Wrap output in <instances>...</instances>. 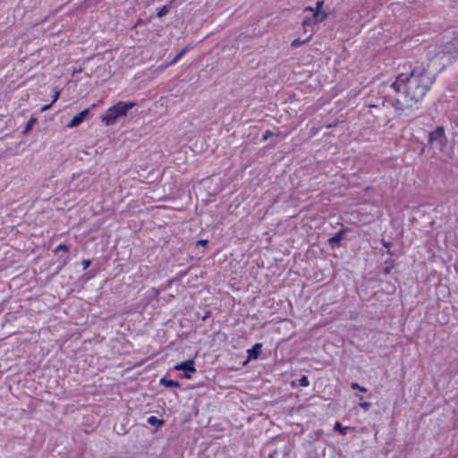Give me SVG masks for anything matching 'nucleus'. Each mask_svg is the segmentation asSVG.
Segmentation results:
<instances>
[{
  "label": "nucleus",
  "instance_id": "f257e3e1",
  "mask_svg": "<svg viewBox=\"0 0 458 458\" xmlns=\"http://www.w3.org/2000/svg\"><path fill=\"white\" fill-rule=\"evenodd\" d=\"M433 83L434 80L424 69L401 72L390 85V101L398 112H413L420 107Z\"/></svg>",
  "mask_w": 458,
  "mask_h": 458
},
{
  "label": "nucleus",
  "instance_id": "f03ea898",
  "mask_svg": "<svg viewBox=\"0 0 458 458\" xmlns=\"http://www.w3.org/2000/svg\"><path fill=\"white\" fill-rule=\"evenodd\" d=\"M412 136L416 143H423L425 140H428V143H445L447 140L443 125H438L431 131H427L420 126L415 127Z\"/></svg>",
  "mask_w": 458,
  "mask_h": 458
},
{
  "label": "nucleus",
  "instance_id": "7ed1b4c3",
  "mask_svg": "<svg viewBox=\"0 0 458 458\" xmlns=\"http://www.w3.org/2000/svg\"><path fill=\"white\" fill-rule=\"evenodd\" d=\"M135 106V102L118 101L115 105L109 107L106 113L101 115V121L106 126L112 125L119 118L125 116L127 113Z\"/></svg>",
  "mask_w": 458,
  "mask_h": 458
},
{
  "label": "nucleus",
  "instance_id": "20e7f679",
  "mask_svg": "<svg viewBox=\"0 0 458 458\" xmlns=\"http://www.w3.org/2000/svg\"><path fill=\"white\" fill-rule=\"evenodd\" d=\"M431 154L441 161L447 162L454 156V145H424L420 149V154Z\"/></svg>",
  "mask_w": 458,
  "mask_h": 458
},
{
  "label": "nucleus",
  "instance_id": "39448f33",
  "mask_svg": "<svg viewBox=\"0 0 458 458\" xmlns=\"http://www.w3.org/2000/svg\"><path fill=\"white\" fill-rule=\"evenodd\" d=\"M305 12H310L311 16L306 17L302 21V27L305 32L310 31L313 34V26L322 22L327 17L326 12H314L313 7L305 8Z\"/></svg>",
  "mask_w": 458,
  "mask_h": 458
},
{
  "label": "nucleus",
  "instance_id": "423d86ee",
  "mask_svg": "<svg viewBox=\"0 0 458 458\" xmlns=\"http://www.w3.org/2000/svg\"><path fill=\"white\" fill-rule=\"evenodd\" d=\"M89 114H90L89 108H86V109L82 110L81 112L77 114L75 116H73V118L67 123V127L74 128V127L79 126L89 116Z\"/></svg>",
  "mask_w": 458,
  "mask_h": 458
},
{
  "label": "nucleus",
  "instance_id": "0eeeda50",
  "mask_svg": "<svg viewBox=\"0 0 458 458\" xmlns=\"http://www.w3.org/2000/svg\"><path fill=\"white\" fill-rule=\"evenodd\" d=\"M458 53V39L453 38L450 42H448L446 45L443 47V49L441 52H438L437 55H439L440 54L443 55H451L454 58L456 57V55Z\"/></svg>",
  "mask_w": 458,
  "mask_h": 458
},
{
  "label": "nucleus",
  "instance_id": "6e6552de",
  "mask_svg": "<svg viewBox=\"0 0 458 458\" xmlns=\"http://www.w3.org/2000/svg\"><path fill=\"white\" fill-rule=\"evenodd\" d=\"M174 369L175 370H183L185 372H195L196 369L194 368V360H187L185 361H182L180 364H177L174 367Z\"/></svg>",
  "mask_w": 458,
  "mask_h": 458
},
{
  "label": "nucleus",
  "instance_id": "1a4fd4ad",
  "mask_svg": "<svg viewBox=\"0 0 458 458\" xmlns=\"http://www.w3.org/2000/svg\"><path fill=\"white\" fill-rule=\"evenodd\" d=\"M191 47L186 46L184 47L179 53L175 55V56L169 62L167 65H172L175 64L178 60H180L189 50Z\"/></svg>",
  "mask_w": 458,
  "mask_h": 458
},
{
  "label": "nucleus",
  "instance_id": "9d476101",
  "mask_svg": "<svg viewBox=\"0 0 458 458\" xmlns=\"http://www.w3.org/2000/svg\"><path fill=\"white\" fill-rule=\"evenodd\" d=\"M344 233L345 230H340L338 233H336L334 236H332L329 239V243L331 245L339 244L344 237Z\"/></svg>",
  "mask_w": 458,
  "mask_h": 458
},
{
  "label": "nucleus",
  "instance_id": "9b49d317",
  "mask_svg": "<svg viewBox=\"0 0 458 458\" xmlns=\"http://www.w3.org/2000/svg\"><path fill=\"white\" fill-rule=\"evenodd\" d=\"M160 384L166 386V387H178L180 386V383L178 381L167 379L165 377H163L160 379Z\"/></svg>",
  "mask_w": 458,
  "mask_h": 458
},
{
  "label": "nucleus",
  "instance_id": "f8f14e48",
  "mask_svg": "<svg viewBox=\"0 0 458 458\" xmlns=\"http://www.w3.org/2000/svg\"><path fill=\"white\" fill-rule=\"evenodd\" d=\"M312 38V33H310L305 39L303 40H301L300 38H296L294 40L292 41L291 43V46L293 47H298L307 42H309L310 40V38Z\"/></svg>",
  "mask_w": 458,
  "mask_h": 458
},
{
  "label": "nucleus",
  "instance_id": "ddd939ff",
  "mask_svg": "<svg viewBox=\"0 0 458 458\" xmlns=\"http://www.w3.org/2000/svg\"><path fill=\"white\" fill-rule=\"evenodd\" d=\"M334 429L339 431L340 434L344 436V435H346L347 430H349L350 428L343 427L342 424L339 421H336L335 424Z\"/></svg>",
  "mask_w": 458,
  "mask_h": 458
},
{
  "label": "nucleus",
  "instance_id": "4468645a",
  "mask_svg": "<svg viewBox=\"0 0 458 458\" xmlns=\"http://www.w3.org/2000/svg\"><path fill=\"white\" fill-rule=\"evenodd\" d=\"M148 422L150 424V425H153V426H157V427H160L161 425H163L164 421L161 420H158L157 417L155 416H150L148 419Z\"/></svg>",
  "mask_w": 458,
  "mask_h": 458
},
{
  "label": "nucleus",
  "instance_id": "2eb2a0df",
  "mask_svg": "<svg viewBox=\"0 0 458 458\" xmlns=\"http://www.w3.org/2000/svg\"><path fill=\"white\" fill-rule=\"evenodd\" d=\"M168 12H169L168 6L163 5L160 8H158L157 14L159 18H161V17L165 16Z\"/></svg>",
  "mask_w": 458,
  "mask_h": 458
},
{
  "label": "nucleus",
  "instance_id": "dca6fc26",
  "mask_svg": "<svg viewBox=\"0 0 458 458\" xmlns=\"http://www.w3.org/2000/svg\"><path fill=\"white\" fill-rule=\"evenodd\" d=\"M261 348V344H257L253 346V348L251 350H250V356H254V357H257L258 356V350Z\"/></svg>",
  "mask_w": 458,
  "mask_h": 458
},
{
  "label": "nucleus",
  "instance_id": "f3484780",
  "mask_svg": "<svg viewBox=\"0 0 458 458\" xmlns=\"http://www.w3.org/2000/svg\"><path fill=\"white\" fill-rule=\"evenodd\" d=\"M351 387L353 390L358 389V390H360L361 392H364V393H366L368 391V389L366 387L359 386V384L356 383V382L351 383Z\"/></svg>",
  "mask_w": 458,
  "mask_h": 458
},
{
  "label": "nucleus",
  "instance_id": "a211bd4d",
  "mask_svg": "<svg viewBox=\"0 0 458 458\" xmlns=\"http://www.w3.org/2000/svg\"><path fill=\"white\" fill-rule=\"evenodd\" d=\"M309 379L306 376H302L300 379H299V385L301 386H309Z\"/></svg>",
  "mask_w": 458,
  "mask_h": 458
},
{
  "label": "nucleus",
  "instance_id": "6ab92c4d",
  "mask_svg": "<svg viewBox=\"0 0 458 458\" xmlns=\"http://www.w3.org/2000/svg\"><path fill=\"white\" fill-rule=\"evenodd\" d=\"M359 406H360L362 410H364V411H369V408H370L371 404H370V403H369V402H363V403H360L359 404Z\"/></svg>",
  "mask_w": 458,
  "mask_h": 458
},
{
  "label": "nucleus",
  "instance_id": "aec40b11",
  "mask_svg": "<svg viewBox=\"0 0 458 458\" xmlns=\"http://www.w3.org/2000/svg\"><path fill=\"white\" fill-rule=\"evenodd\" d=\"M324 1H318L316 4V8L314 9V12H323L321 9L323 7Z\"/></svg>",
  "mask_w": 458,
  "mask_h": 458
},
{
  "label": "nucleus",
  "instance_id": "412c9836",
  "mask_svg": "<svg viewBox=\"0 0 458 458\" xmlns=\"http://www.w3.org/2000/svg\"><path fill=\"white\" fill-rule=\"evenodd\" d=\"M35 121H36L35 118H30V120L28 122V123H27V125L25 127V132L29 131L31 129V127H32L33 123H35Z\"/></svg>",
  "mask_w": 458,
  "mask_h": 458
},
{
  "label": "nucleus",
  "instance_id": "4be33fe9",
  "mask_svg": "<svg viewBox=\"0 0 458 458\" xmlns=\"http://www.w3.org/2000/svg\"><path fill=\"white\" fill-rule=\"evenodd\" d=\"M56 250V251H58V250H64V251L67 252V251H69V247H68L67 245H65V244H63V243H62V244H59V245L56 247V250Z\"/></svg>",
  "mask_w": 458,
  "mask_h": 458
},
{
  "label": "nucleus",
  "instance_id": "5701e85b",
  "mask_svg": "<svg viewBox=\"0 0 458 458\" xmlns=\"http://www.w3.org/2000/svg\"><path fill=\"white\" fill-rule=\"evenodd\" d=\"M59 97H60V90L55 89V92H54V95H53L52 104L56 102L58 100Z\"/></svg>",
  "mask_w": 458,
  "mask_h": 458
},
{
  "label": "nucleus",
  "instance_id": "b1692460",
  "mask_svg": "<svg viewBox=\"0 0 458 458\" xmlns=\"http://www.w3.org/2000/svg\"><path fill=\"white\" fill-rule=\"evenodd\" d=\"M91 264V261L89 259H84L82 262H81V265H82V267L83 269H87Z\"/></svg>",
  "mask_w": 458,
  "mask_h": 458
},
{
  "label": "nucleus",
  "instance_id": "393cba45",
  "mask_svg": "<svg viewBox=\"0 0 458 458\" xmlns=\"http://www.w3.org/2000/svg\"><path fill=\"white\" fill-rule=\"evenodd\" d=\"M208 240L200 239L197 242V245L206 246L208 244Z\"/></svg>",
  "mask_w": 458,
  "mask_h": 458
},
{
  "label": "nucleus",
  "instance_id": "a878e982",
  "mask_svg": "<svg viewBox=\"0 0 458 458\" xmlns=\"http://www.w3.org/2000/svg\"><path fill=\"white\" fill-rule=\"evenodd\" d=\"M272 134L273 133L270 131H267L262 137V140H267Z\"/></svg>",
  "mask_w": 458,
  "mask_h": 458
},
{
  "label": "nucleus",
  "instance_id": "bb28decb",
  "mask_svg": "<svg viewBox=\"0 0 458 458\" xmlns=\"http://www.w3.org/2000/svg\"><path fill=\"white\" fill-rule=\"evenodd\" d=\"M52 105H53V104H52V102H51L50 104L44 106L41 108V111H47V110L50 109V107H51V106H52Z\"/></svg>",
  "mask_w": 458,
  "mask_h": 458
},
{
  "label": "nucleus",
  "instance_id": "cd10ccee",
  "mask_svg": "<svg viewBox=\"0 0 458 458\" xmlns=\"http://www.w3.org/2000/svg\"><path fill=\"white\" fill-rule=\"evenodd\" d=\"M183 377L184 378H191V375L189 374V372H185L184 375H183Z\"/></svg>",
  "mask_w": 458,
  "mask_h": 458
},
{
  "label": "nucleus",
  "instance_id": "c85d7f7f",
  "mask_svg": "<svg viewBox=\"0 0 458 458\" xmlns=\"http://www.w3.org/2000/svg\"><path fill=\"white\" fill-rule=\"evenodd\" d=\"M355 396H356L357 398H359L360 400H362V399H363V396H362V395H360V394H355Z\"/></svg>",
  "mask_w": 458,
  "mask_h": 458
},
{
  "label": "nucleus",
  "instance_id": "c756f323",
  "mask_svg": "<svg viewBox=\"0 0 458 458\" xmlns=\"http://www.w3.org/2000/svg\"><path fill=\"white\" fill-rule=\"evenodd\" d=\"M269 458H273V455H270Z\"/></svg>",
  "mask_w": 458,
  "mask_h": 458
}]
</instances>
